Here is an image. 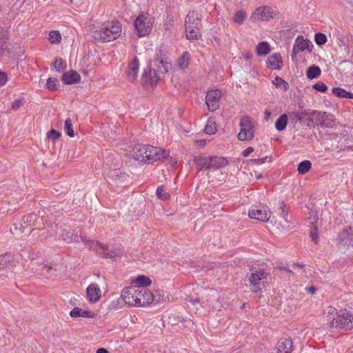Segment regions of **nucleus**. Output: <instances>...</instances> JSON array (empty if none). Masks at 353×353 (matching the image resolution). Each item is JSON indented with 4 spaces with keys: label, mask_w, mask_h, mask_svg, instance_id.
I'll list each match as a JSON object with an SVG mask.
<instances>
[{
    "label": "nucleus",
    "mask_w": 353,
    "mask_h": 353,
    "mask_svg": "<svg viewBox=\"0 0 353 353\" xmlns=\"http://www.w3.org/2000/svg\"><path fill=\"white\" fill-rule=\"evenodd\" d=\"M138 290L135 287H126L121 293V297L125 303L132 306H141L140 297L138 296Z\"/></svg>",
    "instance_id": "obj_9"
},
{
    "label": "nucleus",
    "mask_w": 353,
    "mask_h": 353,
    "mask_svg": "<svg viewBox=\"0 0 353 353\" xmlns=\"http://www.w3.org/2000/svg\"><path fill=\"white\" fill-rule=\"evenodd\" d=\"M88 246L90 249L95 250L99 254L105 259H114L120 257L123 254L121 245H114L111 248L107 245L102 244L94 241H88Z\"/></svg>",
    "instance_id": "obj_4"
},
{
    "label": "nucleus",
    "mask_w": 353,
    "mask_h": 353,
    "mask_svg": "<svg viewBox=\"0 0 353 353\" xmlns=\"http://www.w3.org/2000/svg\"><path fill=\"white\" fill-rule=\"evenodd\" d=\"M309 116L314 118L316 126L326 128H332L334 125L333 116L325 112L310 110Z\"/></svg>",
    "instance_id": "obj_7"
},
{
    "label": "nucleus",
    "mask_w": 353,
    "mask_h": 353,
    "mask_svg": "<svg viewBox=\"0 0 353 353\" xmlns=\"http://www.w3.org/2000/svg\"><path fill=\"white\" fill-rule=\"evenodd\" d=\"M270 52V47L268 42H260L256 46L258 56H265Z\"/></svg>",
    "instance_id": "obj_31"
},
{
    "label": "nucleus",
    "mask_w": 353,
    "mask_h": 353,
    "mask_svg": "<svg viewBox=\"0 0 353 353\" xmlns=\"http://www.w3.org/2000/svg\"><path fill=\"white\" fill-rule=\"evenodd\" d=\"M288 114H281L275 122V128L279 131H282L285 129L288 124Z\"/></svg>",
    "instance_id": "obj_28"
},
{
    "label": "nucleus",
    "mask_w": 353,
    "mask_h": 353,
    "mask_svg": "<svg viewBox=\"0 0 353 353\" xmlns=\"http://www.w3.org/2000/svg\"><path fill=\"white\" fill-rule=\"evenodd\" d=\"M8 81V75L6 72L0 71V86L3 85Z\"/></svg>",
    "instance_id": "obj_53"
},
{
    "label": "nucleus",
    "mask_w": 353,
    "mask_h": 353,
    "mask_svg": "<svg viewBox=\"0 0 353 353\" xmlns=\"http://www.w3.org/2000/svg\"><path fill=\"white\" fill-rule=\"evenodd\" d=\"M216 131V123L210 119L208 120V123L205 128V132L208 134H212Z\"/></svg>",
    "instance_id": "obj_40"
},
{
    "label": "nucleus",
    "mask_w": 353,
    "mask_h": 353,
    "mask_svg": "<svg viewBox=\"0 0 353 353\" xmlns=\"http://www.w3.org/2000/svg\"><path fill=\"white\" fill-rule=\"evenodd\" d=\"M267 273L263 269H250V272L245 276V284L250 290L254 293L261 292L263 288H266Z\"/></svg>",
    "instance_id": "obj_2"
},
{
    "label": "nucleus",
    "mask_w": 353,
    "mask_h": 353,
    "mask_svg": "<svg viewBox=\"0 0 353 353\" xmlns=\"http://www.w3.org/2000/svg\"><path fill=\"white\" fill-rule=\"evenodd\" d=\"M310 237L312 239V241L315 244H316L317 243V241H318V238H319L318 230H317V227L316 226H314L312 228H311L310 232Z\"/></svg>",
    "instance_id": "obj_50"
},
{
    "label": "nucleus",
    "mask_w": 353,
    "mask_h": 353,
    "mask_svg": "<svg viewBox=\"0 0 353 353\" xmlns=\"http://www.w3.org/2000/svg\"><path fill=\"white\" fill-rule=\"evenodd\" d=\"M312 168V163L308 160L301 161L297 168L299 174H304L307 173Z\"/></svg>",
    "instance_id": "obj_37"
},
{
    "label": "nucleus",
    "mask_w": 353,
    "mask_h": 353,
    "mask_svg": "<svg viewBox=\"0 0 353 353\" xmlns=\"http://www.w3.org/2000/svg\"><path fill=\"white\" fill-rule=\"evenodd\" d=\"M190 54L188 52H183L182 55L178 59V65L181 70L188 68L190 61Z\"/></svg>",
    "instance_id": "obj_30"
},
{
    "label": "nucleus",
    "mask_w": 353,
    "mask_h": 353,
    "mask_svg": "<svg viewBox=\"0 0 353 353\" xmlns=\"http://www.w3.org/2000/svg\"><path fill=\"white\" fill-rule=\"evenodd\" d=\"M252 54L249 52L245 56V58L246 60H250L252 58Z\"/></svg>",
    "instance_id": "obj_61"
},
{
    "label": "nucleus",
    "mask_w": 353,
    "mask_h": 353,
    "mask_svg": "<svg viewBox=\"0 0 353 353\" xmlns=\"http://www.w3.org/2000/svg\"><path fill=\"white\" fill-rule=\"evenodd\" d=\"M157 197L162 201H166L170 198V194L167 192L166 189L163 185H161L157 188Z\"/></svg>",
    "instance_id": "obj_38"
},
{
    "label": "nucleus",
    "mask_w": 353,
    "mask_h": 353,
    "mask_svg": "<svg viewBox=\"0 0 353 353\" xmlns=\"http://www.w3.org/2000/svg\"><path fill=\"white\" fill-rule=\"evenodd\" d=\"M186 37L189 40H198L201 36L200 28H190V30L185 29Z\"/></svg>",
    "instance_id": "obj_32"
},
{
    "label": "nucleus",
    "mask_w": 353,
    "mask_h": 353,
    "mask_svg": "<svg viewBox=\"0 0 353 353\" xmlns=\"http://www.w3.org/2000/svg\"><path fill=\"white\" fill-rule=\"evenodd\" d=\"M60 137H61V133L54 129L50 130V131L48 132V139L52 140L53 142L58 140Z\"/></svg>",
    "instance_id": "obj_45"
},
{
    "label": "nucleus",
    "mask_w": 353,
    "mask_h": 353,
    "mask_svg": "<svg viewBox=\"0 0 353 353\" xmlns=\"http://www.w3.org/2000/svg\"><path fill=\"white\" fill-rule=\"evenodd\" d=\"M139 69V62L137 57H134L132 61L129 63L126 74L130 81H134L137 77Z\"/></svg>",
    "instance_id": "obj_18"
},
{
    "label": "nucleus",
    "mask_w": 353,
    "mask_h": 353,
    "mask_svg": "<svg viewBox=\"0 0 353 353\" xmlns=\"http://www.w3.org/2000/svg\"><path fill=\"white\" fill-rule=\"evenodd\" d=\"M80 79V75L74 70L65 72L62 77V81L67 85L78 83Z\"/></svg>",
    "instance_id": "obj_25"
},
{
    "label": "nucleus",
    "mask_w": 353,
    "mask_h": 353,
    "mask_svg": "<svg viewBox=\"0 0 353 353\" xmlns=\"http://www.w3.org/2000/svg\"><path fill=\"white\" fill-rule=\"evenodd\" d=\"M268 159V157H265V158H262V159H251L250 161L251 163H252L253 164H255V165H260V164H262L263 163H265V161L267 160Z\"/></svg>",
    "instance_id": "obj_56"
},
{
    "label": "nucleus",
    "mask_w": 353,
    "mask_h": 353,
    "mask_svg": "<svg viewBox=\"0 0 353 353\" xmlns=\"http://www.w3.org/2000/svg\"><path fill=\"white\" fill-rule=\"evenodd\" d=\"M72 126V120L69 118L67 119L65 121L64 128H65L66 134L71 137H74V135Z\"/></svg>",
    "instance_id": "obj_43"
},
{
    "label": "nucleus",
    "mask_w": 353,
    "mask_h": 353,
    "mask_svg": "<svg viewBox=\"0 0 353 353\" xmlns=\"http://www.w3.org/2000/svg\"><path fill=\"white\" fill-rule=\"evenodd\" d=\"M306 290H307L309 293H310L311 294H314L316 292V289L314 287L311 286V287H308V288H306Z\"/></svg>",
    "instance_id": "obj_59"
},
{
    "label": "nucleus",
    "mask_w": 353,
    "mask_h": 353,
    "mask_svg": "<svg viewBox=\"0 0 353 353\" xmlns=\"http://www.w3.org/2000/svg\"><path fill=\"white\" fill-rule=\"evenodd\" d=\"M174 26V20L172 17H168L167 21L164 24V27L165 30H169L170 27Z\"/></svg>",
    "instance_id": "obj_55"
},
{
    "label": "nucleus",
    "mask_w": 353,
    "mask_h": 353,
    "mask_svg": "<svg viewBox=\"0 0 353 353\" xmlns=\"http://www.w3.org/2000/svg\"><path fill=\"white\" fill-rule=\"evenodd\" d=\"M312 88L314 90H316L319 92H325L327 89V85L323 82H318V83L314 84L312 85Z\"/></svg>",
    "instance_id": "obj_49"
},
{
    "label": "nucleus",
    "mask_w": 353,
    "mask_h": 353,
    "mask_svg": "<svg viewBox=\"0 0 353 353\" xmlns=\"http://www.w3.org/2000/svg\"><path fill=\"white\" fill-rule=\"evenodd\" d=\"M313 48L312 42L308 39H305L303 36L299 35L296 39L295 43L294 44L292 54V59L299 52L307 50L308 52H311Z\"/></svg>",
    "instance_id": "obj_13"
},
{
    "label": "nucleus",
    "mask_w": 353,
    "mask_h": 353,
    "mask_svg": "<svg viewBox=\"0 0 353 353\" xmlns=\"http://www.w3.org/2000/svg\"><path fill=\"white\" fill-rule=\"evenodd\" d=\"M254 151L253 148L248 147L243 152V157H248L249 156L252 152Z\"/></svg>",
    "instance_id": "obj_57"
},
{
    "label": "nucleus",
    "mask_w": 353,
    "mask_h": 353,
    "mask_svg": "<svg viewBox=\"0 0 353 353\" xmlns=\"http://www.w3.org/2000/svg\"><path fill=\"white\" fill-rule=\"evenodd\" d=\"M273 11L272 8L268 6L259 7L255 10L251 18L253 20L268 21L272 18Z\"/></svg>",
    "instance_id": "obj_14"
},
{
    "label": "nucleus",
    "mask_w": 353,
    "mask_h": 353,
    "mask_svg": "<svg viewBox=\"0 0 353 353\" xmlns=\"http://www.w3.org/2000/svg\"><path fill=\"white\" fill-rule=\"evenodd\" d=\"M155 63L157 66V71L156 70H152L149 68L148 70H145L142 76V80L145 86L154 87L157 85L159 80V77L157 74L161 72L165 74L168 72V70L171 68V64L166 61L165 55L162 51H159V53L155 55Z\"/></svg>",
    "instance_id": "obj_1"
},
{
    "label": "nucleus",
    "mask_w": 353,
    "mask_h": 353,
    "mask_svg": "<svg viewBox=\"0 0 353 353\" xmlns=\"http://www.w3.org/2000/svg\"><path fill=\"white\" fill-rule=\"evenodd\" d=\"M306 117H307V119L305 120V121H306L305 125L309 128H312V127L314 128L316 126V125H315L314 118L312 117H310V116H306Z\"/></svg>",
    "instance_id": "obj_52"
},
{
    "label": "nucleus",
    "mask_w": 353,
    "mask_h": 353,
    "mask_svg": "<svg viewBox=\"0 0 353 353\" xmlns=\"http://www.w3.org/2000/svg\"><path fill=\"white\" fill-rule=\"evenodd\" d=\"M121 23L113 21L99 30L95 31L93 33V38L103 42H110L117 39L121 35Z\"/></svg>",
    "instance_id": "obj_3"
},
{
    "label": "nucleus",
    "mask_w": 353,
    "mask_h": 353,
    "mask_svg": "<svg viewBox=\"0 0 353 353\" xmlns=\"http://www.w3.org/2000/svg\"><path fill=\"white\" fill-rule=\"evenodd\" d=\"M245 17H246L245 12L242 10H239L235 13V14L233 17V21H234V22H235L236 23L241 24L243 23Z\"/></svg>",
    "instance_id": "obj_39"
},
{
    "label": "nucleus",
    "mask_w": 353,
    "mask_h": 353,
    "mask_svg": "<svg viewBox=\"0 0 353 353\" xmlns=\"http://www.w3.org/2000/svg\"><path fill=\"white\" fill-rule=\"evenodd\" d=\"M87 299L90 303H96L101 298V290L96 283L89 285L86 290Z\"/></svg>",
    "instance_id": "obj_17"
},
{
    "label": "nucleus",
    "mask_w": 353,
    "mask_h": 353,
    "mask_svg": "<svg viewBox=\"0 0 353 353\" xmlns=\"http://www.w3.org/2000/svg\"><path fill=\"white\" fill-rule=\"evenodd\" d=\"M111 178L117 177L119 179L120 178H125V174L124 173H122L119 170H114L111 173L110 176Z\"/></svg>",
    "instance_id": "obj_51"
},
{
    "label": "nucleus",
    "mask_w": 353,
    "mask_h": 353,
    "mask_svg": "<svg viewBox=\"0 0 353 353\" xmlns=\"http://www.w3.org/2000/svg\"><path fill=\"white\" fill-rule=\"evenodd\" d=\"M294 266H297V267H299V268H302L304 267V265L303 264H299V263H294Z\"/></svg>",
    "instance_id": "obj_62"
},
{
    "label": "nucleus",
    "mask_w": 353,
    "mask_h": 353,
    "mask_svg": "<svg viewBox=\"0 0 353 353\" xmlns=\"http://www.w3.org/2000/svg\"><path fill=\"white\" fill-rule=\"evenodd\" d=\"M271 115H272L271 111L268 110H266L265 111L264 119L268 121L271 117Z\"/></svg>",
    "instance_id": "obj_58"
},
{
    "label": "nucleus",
    "mask_w": 353,
    "mask_h": 353,
    "mask_svg": "<svg viewBox=\"0 0 353 353\" xmlns=\"http://www.w3.org/2000/svg\"><path fill=\"white\" fill-rule=\"evenodd\" d=\"M222 92L220 90H212L207 92L205 103L209 110L214 111L219 106V100L221 98Z\"/></svg>",
    "instance_id": "obj_12"
},
{
    "label": "nucleus",
    "mask_w": 353,
    "mask_h": 353,
    "mask_svg": "<svg viewBox=\"0 0 353 353\" xmlns=\"http://www.w3.org/2000/svg\"><path fill=\"white\" fill-rule=\"evenodd\" d=\"M340 241H343L345 245L353 246V227H349L347 229L343 230L339 234Z\"/></svg>",
    "instance_id": "obj_22"
},
{
    "label": "nucleus",
    "mask_w": 353,
    "mask_h": 353,
    "mask_svg": "<svg viewBox=\"0 0 353 353\" xmlns=\"http://www.w3.org/2000/svg\"><path fill=\"white\" fill-rule=\"evenodd\" d=\"M61 39L59 31L52 30L49 34V40L52 43H59Z\"/></svg>",
    "instance_id": "obj_41"
},
{
    "label": "nucleus",
    "mask_w": 353,
    "mask_h": 353,
    "mask_svg": "<svg viewBox=\"0 0 353 353\" xmlns=\"http://www.w3.org/2000/svg\"><path fill=\"white\" fill-rule=\"evenodd\" d=\"M276 80L278 81V82H284V81L280 78V77H276Z\"/></svg>",
    "instance_id": "obj_63"
},
{
    "label": "nucleus",
    "mask_w": 353,
    "mask_h": 353,
    "mask_svg": "<svg viewBox=\"0 0 353 353\" xmlns=\"http://www.w3.org/2000/svg\"><path fill=\"white\" fill-rule=\"evenodd\" d=\"M271 214L272 212L267 206H255L248 212L250 218L255 219L263 222L268 221Z\"/></svg>",
    "instance_id": "obj_11"
},
{
    "label": "nucleus",
    "mask_w": 353,
    "mask_h": 353,
    "mask_svg": "<svg viewBox=\"0 0 353 353\" xmlns=\"http://www.w3.org/2000/svg\"><path fill=\"white\" fill-rule=\"evenodd\" d=\"M185 29L188 30L192 28H200L201 23L199 14L194 11L190 12L185 17Z\"/></svg>",
    "instance_id": "obj_16"
},
{
    "label": "nucleus",
    "mask_w": 353,
    "mask_h": 353,
    "mask_svg": "<svg viewBox=\"0 0 353 353\" xmlns=\"http://www.w3.org/2000/svg\"><path fill=\"white\" fill-rule=\"evenodd\" d=\"M13 262V256L10 254L0 256V269L8 268Z\"/></svg>",
    "instance_id": "obj_34"
},
{
    "label": "nucleus",
    "mask_w": 353,
    "mask_h": 353,
    "mask_svg": "<svg viewBox=\"0 0 353 353\" xmlns=\"http://www.w3.org/2000/svg\"><path fill=\"white\" fill-rule=\"evenodd\" d=\"M292 344L293 343L291 338H281L276 345L277 353H291Z\"/></svg>",
    "instance_id": "obj_19"
},
{
    "label": "nucleus",
    "mask_w": 353,
    "mask_h": 353,
    "mask_svg": "<svg viewBox=\"0 0 353 353\" xmlns=\"http://www.w3.org/2000/svg\"><path fill=\"white\" fill-rule=\"evenodd\" d=\"M268 64L274 69H281L282 66V60L280 54L276 53L269 57Z\"/></svg>",
    "instance_id": "obj_27"
},
{
    "label": "nucleus",
    "mask_w": 353,
    "mask_h": 353,
    "mask_svg": "<svg viewBox=\"0 0 353 353\" xmlns=\"http://www.w3.org/2000/svg\"><path fill=\"white\" fill-rule=\"evenodd\" d=\"M36 216L37 215L34 214H30L26 216H24L21 221L23 224H26V225H30L32 221H34Z\"/></svg>",
    "instance_id": "obj_47"
},
{
    "label": "nucleus",
    "mask_w": 353,
    "mask_h": 353,
    "mask_svg": "<svg viewBox=\"0 0 353 353\" xmlns=\"http://www.w3.org/2000/svg\"><path fill=\"white\" fill-rule=\"evenodd\" d=\"M321 71L319 66L312 65L308 68L306 74L308 79H313L321 75Z\"/></svg>",
    "instance_id": "obj_33"
},
{
    "label": "nucleus",
    "mask_w": 353,
    "mask_h": 353,
    "mask_svg": "<svg viewBox=\"0 0 353 353\" xmlns=\"http://www.w3.org/2000/svg\"><path fill=\"white\" fill-rule=\"evenodd\" d=\"M228 163L227 159L222 157H210L209 170H215L225 167Z\"/></svg>",
    "instance_id": "obj_21"
},
{
    "label": "nucleus",
    "mask_w": 353,
    "mask_h": 353,
    "mask_svg": "<svg viewBox=\"0 0 353 353\" xmlns=\"http://www.w3.org/2000/svg\"><path fill=\"white\" fill-rule=\"evenodd\" d=\"M134 283H136L139 288H145L151 285L152 281L148 276L140 275L135 279Z\"/></svg>",
    "instance_id": "obj_29"
},
{
    "label": "nucleus",
    "mask_w": 353,
    "mask_h": 353,
    "mask_svg": "<svg viewBox=\"0 0 353 353\" xmlns=\"http://www.w3.org/2000/svg\"><path fill=\"white\" fill-rule=\"evenodd\" d=\"M241 131L238 134V139L241 141L251 140L254 137V122L252 119L243 116L240 120Z\"/></svg>",
    "instance_id": "obj_6"
},
{
    "label": "nucleus",
    "mask_w": 353,
    "mask_h": 353,
    "mask_svg": "<svg viewBox=\"0 0 353 353\" xmlns=\"http://www.w3.org/2000/svg\"><path fill=\"white\" fill-rule=\"evenodd\" d=\"M70 316L73 318L84 317V318H94L95 314L91 311L84 310L80 307H75L70 313Z\"/></svg>",
    "instance_id": "obj_26"
},
{
    "label": "nucleus",
    "mask_w": 353,
    "mask_h": 353,
    "mask_svg": "<svg viewBox=\"0 0 353 353\" xmlns=\"http://www.w3.org/2000/svg\"><path fill=\"white\" fill-rule=\"evenodd\" d=\"M310 110H303L298 112H290L288 113L289 119L293 122H299L301 124H304L305 117L309 116Z\"/></svg>",
    "instance_id": "obj_23"
},
{
    "label": "nucleus",
    "mask_w": 353,
    "mask_h": 353,
    "mask_svg": "<svg viewBox=\"0 0 353 353\" xmlns=\"http://www.w3.org/2000/svg\"><path fill=\"white\" fill-rule=\"evenodd\" d=\"M149 145L135 144L131 151L133 158L140 162L146 163V157Z\"/></svg>",
    "instance_id": "obj_15"
},
{
    "label": "nucleus",
    "mask_w": 353,
    "mask_h": 353,
    "mask_svg": "<svg viewBox=\"0 0 353 353\" xmlns=\"http://www.w3.org/2000/svg\"><path fill=\"white\" fill-rule=\"evenodd\" d=\"M280 208L279 210H281V213H280V215L281 216H282L285 221H288V210L287 209V206H286V204L285 203V202L282 201L280 203Z\"/></svg>",
    "instance_id": "obj_46"
},
{
    "label": "nucleus",
    "mask_w": 353,
    "mask_h": 353,
    "mask_svg": "<svg viewBox=\"0 0 353 353\" xmlns=\"http://www.w3.org/2000/svg\"><path fill=\"white\" fill-rule=\"evenodd\" d=\"M139 37H143L152 30V23L148 17L141 14L137 17L134 23Z\"/></svg>",
    "instance_id": "obj_8"
},
{
    "label": "nucleus",
    "mask_w": 353,
    "mask_h": 353,
    "mask_svg": "<svg viewBox=\"0 0 353 353\" xmlns=\"http://www.w3.org/2000/svg\"><path fill=\"white\" fill-rule=\"evenodd\" d=\"M138 296L140 297L141 306L149 305L154 301V294L146 288L138 290Z\"/></svg>",
    "instance_id": "obj_20"
},
{
    "label": "nucleus",
    "mask_w": 353,
    "mask_h": 353,
    "mask_svg": "<svg viewBox=\"0 0 353 353\" xmlns=\"http://www.w3.org/2000/svg\"><path fill=\"white\" fill-rule=\"evenodd\" d=\"M52 65L58 70H64L66 66V64L63 63L61 58H57Z\"/></svg>",
    "instance_id": "obj_48"
},
{
    "label": "nucleus",
    "mask_w": 353,
    "mask_h": 353,
    "mask_svg": "<svg viewBox=\"0 0 353 353\" xmlns=\"http://www.w3.org/2000/svg\"><path fill=\"white\" fill-rule=\"evenodd\" d=\"M314 40L318 45L321 46L327 42V37L323 33L318 32L315 34Z\"/></svg>",
    "instance_id": "obj_44"
},
{
    "label": "nucleus",
    "mask_w": 353,
    "mask_h": 353,
    "mask_svg": "<svg viewBox=\"0 0 353 353\" xmlns=\"http://www.w3.org/2000/svg\"><path fill=\"white\" fill-rule=\"evenodd\" d=\"M23 105V101L21 99H16L12 105V108L14 110L19 109Z\"/></svg>",
    "instance_id": "obj_54"
},
{
    "label": "nucleus",
    "mask_w": 353,
    "mask_h": 353,
    "mask_svg": "<svg viewBox=\"0 0 353 353\" xmlns=\"http://www.w3.org/2000/svg\"><path fill=\"white\" fill-rule=\"evenodd\" d=\"M332 92L334 95L347 99H353V93L349 92L341 88H332Z\"/></svg>",
    "instance_id": "obj_35"
},
{
    "label": "nucleus",
    "mask_w": 353,
    "mask_h": 353,
    "mask_svg": "<svg viewBox=\"0 0 353 353\" xmlns=\"http://www.w3.org/2000/svg\"><path fill=\"white\" fill-rule=\"evenodd\" d=\"M334 310V307H330V309H329V311H328V313H332L333 312Z\"/></svg>",
    "instance_id": "obj_64"
},
{
    "label": "nucleus",
    "mask_w": 353,
    "mask_h": 353,
    "mask_svg": "<svg viewBox=\"0 0 353 353\" xmlns=\"http://www.w3.org/2000/svg\"><path fill=\"white\" fill-rule=\"evenodd\" d=\"M8 40V31L0 28V52H4L6 50V44Z\"/></svg>",
    "instance_id": "obj_36"
},
{
    "label": "nucleus",
    "mask_w": 353,
    "mask_h": 353,
    "mask_svg": "<svg viewBox=\"0 0 353 353\" xmlns=\"http://www.w3.org/2000/svg\"><path fill=\"white\" fill-rule=\"evenodd\" d=\"M97 353H109V352L103 347H100L97 350Z\"/></svg>",
    "instance_id": "obj_60"
},
{
    "label": "nucleus",
    "mask_w": 353,
    "mask_h": 353,
    "mask_svg": "<svg viewBox=\"0 0 353 353\" xmlns=\"http://www.w3.org/2000/svg\"><path fill=\"white\" fill-rule=\"evenodd\" d=\"M353 314L345 310L336 313L330 325L332 328L351 329L352 328Z\"/></svg>",
    "instance_id": "obj_5"
},
{
    "label": "nucleus",
    "mask_w": 353,
    "mask_h": 353,
    "mask_svg": "<svg viewBox=\"0 0 353 353\" xmlns=\"http://www.w3.org/2000/svg\"><path fill=\"white\" fill-rule=\"evenodd\" d=\"M209 162H210V157L205 156L204 154H199L198 156L194 157V163L196 165L199 171H201L203 169L209 170Z\"/></svg>",
    "instance_id": "obj_24"
},
{
    "label": "nucleus",
    "mask_w": 353,
    "mask_h": 353,
    "mask_svg": "<svg viewBox=\"0 0 353 353\" xmlns=\"http://www.w3.org/2000/svg\"><path fill=\"white\" fill-rule=\"evenodd\" d=\"M58 79L52 77H49L47 80L46 86L47 88L50 90H57V84Z\"/></svg>",
    "instance_id": "obj_42"
},
{
    "label": "nucleus",
    "mask_w": 353,
    "mask_h": 353,
    "mask_svg": "<svg viewBox=\"0 0 353 353\" xmlns=\"http://www.w3.org/2000/svg\"><path fill=\"white\" fill-rule=\"evenodd\" d=\"M169 151L161 148L154 147L149 145L146 157V163H150L154 161H160L169 156Z\"/></svg>",
    "instance_id": "obj_10"
}]
</instances>
